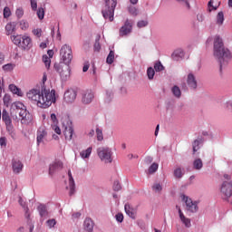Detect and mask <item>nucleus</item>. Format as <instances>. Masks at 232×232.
Masks as SVG:
<instances>
[{
	"label": "nucleus",
	"mask_w": 232,
	"mask_h": 232,
	"mask_svg": "<svg viewBox=\"0 0 232 232\" xmlns=\"http://www.w3.org/2000/svg\"><path fill=\"white\" fill-rule=\"evenodd\" d=\"M27 98L32 101L38 108H50L51 104L55 103L57 98L55 97V90L46 89L42 90L32 89L27 92Z\"/></svg>",
	"instance_id": "nucleus-1"
},
{
	"label": "nucleus",
	"mask_w": 232,
	"mask_h": 232,
	"mask_svg": "<svg viewBox=\"0 0 232 232\" xmlns=\"http://www.w3.org/2000/svg\"><path fill=\"white\" fill-rule=\"evenodd\" d=\"M214 57L218 59L220 68L231 61V51L224 46V41L218 36L214 38Z\"/></svg>",
	"instance_id": "nucleus-2"
},
{
	"label": "nucleus",
	"mask_w": 232,
	"mask_h": 232,
	"mask_svg": "<svg viewBox=\"0 0 232 232\" xmlns=\"http://www.w3.org/2000/svg\"><path fill=\"white\" fill-rule=\"evenodd\" d=\"M115 8H117V0H104L102 14L105 19H109L111 23L115 15Z\"/></svg>",
	"instance_id": "nucleus-3"
},
{
	"label": "nucleus",
	"mask_w": 232,
	"mask_h": 232,
	"mask_svg": "<svg viewBox=\"0 0 232 232\" xmlns=\"http://www.w3.org/2000/svg\"><path fill=\"white\" fill-rule=\"evenodd\" d=\"M225 180L220 186V195L223 200H228L232 197V181L229 174H224Z\"/></svg>",
	"instance_id": "nucleus-4"
},
{
	"label": "nucleus",
	"mask_w": 232,
	"mask_h": 232,
	"mask_svg": "<svg viewBox=\"0 0 232 232\" xmlns=\"http://www.w3.org/2000/svg\"><path fill=\"white\" fill-rule=\"evenodd\" d=\"M53 68L59 73L62 81H68L70 78V63H64V62L54 63Z\"/></svg>",
	"instance_id": "nucleus-5"
},
{
	"label": "nucleus",
	"mask_w": 232,
	"mask_h": 232,
	"mask_svg": "<svg viewBox=\"0 0 232 232\" xmlns=\"http://www.w3.org/2000/svg\"><path fill=\"white\" fill-rule=\"evenodd\" d=\"M60 57L64 64H71L72 60L73 59L72 46L69 44H63L60 49Z\"/></svg>",
	"instance_id": "nucleus-6"
},
{
	"label": "nucleus",
	"mask_w": 232,
	"mask_h": 232,
	"mask_svg": "<svg viewBox=\"0 0 232 232\" xmlns=\"http://www.w3.org/2000/svg\"><path fill=\"white\" fill-rule=\"evenodd\" d=\"M2 121L5 122L6 131L9 133L10 137L15 139V130H14V124H12V118H10V114L5 109L2 111Z\"/></svg>",
	"instance_id": "nucleus-7"
},
{
	"label": "nucleus",
	"mask_w": 232,
	"mask_h": 232,
	"mask_svg": "<svg viewBox=\"0 0 232 232\" xmlns=\"http://www.w3.org/2000/svg\"><path fill=\"white\" fill-rule=\"evenodd\" d=\"M97 153L101 160L108 164L111 162V150L108 147H100L97 150Z\"/></svg>",
	"instance_id": "nucleus-8"
},
{
	"label": "nucleus",
	"mask_w": 232,
	"mask_h": 232,
	"mask_svg": "<svg viewBox=\"0 0 232 232\" xmlns=\"http://www.w3.org/2000/svg\"><path fill=\"white\" fill-rule=\"evenodd\" d=\"M182 201L186 204V210L189 213H197L198 211V204L197 201H193L190 198L186 195L181 196Z\"/></svg>",
	"instance_id": "nucleus-9"
},
{
	"label": "nucleus",
	"mask_w": 232,
	"mask_h": 232,
	"mask_svg": "<svg viewBox=\"0 0 232 232\" xmlns=\"http://www.w3.org/2000/svg\"><path fill=\"white\" fill-rule=\"evenodd\" d=\"M48 139V130L46 127H40L36 132V144H44V140Z\"/></svg>",
	"instance_id": "nucleus-10"
},
{
	"label": "nucleus",
	"mask_w": 232,
	"mask_h": 232,
	"mask_svg": "<svg viewBox=\"0 0 232 232\" xmlns=\"http://www.w3.org/2000/svg\"><path fill=\"white\" fill-rule=\"evenodd\" d=\"M131 30H133V24L127 19L124 25L120 28V36L124 37V35L131 34Z\"/></svg>",
	"instance_id": "nucleus-11"
},
{
	"label": "nucleus",
	"mask_w": 232,
	"mask_h": 232,
	"mask_svg": "<svg viewBox=\"0 0 232 232\" xmlns=\"http://www.w3.org/2000/svg\"><path fill=\"white\" fill-rule=\"evenodd\" d=\"M95 99V94L92 90L84 91L82 93V104H90Z\"/></svg>",
	"instance_id": "nucleus-12"
},
{
	"label": "nucleus",
	"mask_w": 232,
	"mask_h": 232,
	"mask_svg": "<svg viewBox=\"0 0 232 232\" xmlns=\"http://www.w3.org/2000/svg\"><path fill=\"white\" fill-rule=\"evenodd\" d=\"M19 117H21L22 124H30L32 122V114L26 109H23L18 111Z\"/></svg>",
	"instance_id": "nucleus-13"
},
{
	"label": "nucleus",
	"mask_w": 232,
	"mask_h": 232,
	"mask_svg": "<svg viewBox=\"0 0 232 232\" xmlns=\"http://www.w3.org/2000/svg\"><path fill=\"white\" fill-rule=\"evenodd\" d=\"M77 99V92L73 89H69L64 92L63 101L67 103H72Z\"/></svg>",
	"instance_id": "nucleus-14"
},
{
	"label": "nucleus",
	"mask_w": 232,
	"mask_h": 232,
	"mask_svg": "<svg viewBox=\"0 0 232 232\" xmlns=\"http://www.w3.org/2000/svg\"><path fill=\"white\" fill-rule=\"evenodd\" d=\"M63 135L65 137V140H72V139H73V125L72 124V122L67 123V125H65L63 127Z\"/></svg>",
	"instance_id": "nucleus-15"
},
{
	"label": "nucleus",
	"mask_w": 232,
	"mask_h": 232,
	"mask_svg": "<svg viewBox=\"0 0 232 232\" xmlns=\"http://www.w3.org/2000/svg\"><path fill=\"white\" fill-rule=\"evenodd\" d=\"M12 168H13V173L15 175H19L21 171H23V168H24V165H23V162L18 159H14L12 160Z\"/></svg>",
	"instance_id": "nucleus-16"
},
{
	"label": "nucleus",
	"mask_w": 232,
	"mask_h": 232,
	"mask_svg": "<svg viewBox=\"0 0 232 232\" xmlns=\"http://www.w3.org/2000/svg\"><path fill=\"white\" fill-rule=\"evenodd\" d=\"M176 209H178L180 221L182 222V224H184L185 227H191V219H189V218H186L180 207L176 206Z\"/></svg>",
	"instance_id": "nucleus-17"
},
{
	"label": "nucleus",
	"mask_w": 232,
	"mask_h": 232,
	"mask_svg": "<svg viewBox=\"0 0 232 232\" xmlns=\"http://www.w3.org/2000/svg\"><path fill=\"white\" fill-rule=\"evenodd\" d=\"M187 84L191 90H197V79L193 73H188L187 77Z\"/></svg>",
	"instance_id": "nucleus-18"
},
{
	"label": "nucleus",
	"mask_w": 232,
	"mask_h": 232,
	"mask_svg": "<svg viewBox=\"0 0 232 232\" xmlns=\"http://www.w3.org/2000/svg\"><path fill=\"white\" fill-rule=\"evenodd\" d=\"M20 46L21 48H24V50H30V47L32 46V38H30V36H22Z\"/></svg>",
	"instance_id": "nucleus-19"
},
{
	"label": "nucleus",
	"mask_w": 232,
	"mask_h": 232,
	"mask_svg": "<svg viewBox=\"0 0 232 232\" xmlns=\"http://www.w3.org/2000/svg\"><path fill=\"white\" fill-rule=\"evenodd\" d=\"M59 169H63V161H55L51 164L49 167V174L53 175V173L59 171Z\"/></svg>",
	"instance_id": "nucleus-20"
},
{
	"label": "nucleus",
	"mask_w": 232,
	"mask_h": 232,
	"mask_svg": "<svg viewBox=\"0 0 232 232\" xmlns=\"http://www.w3.org/2000/svg\"><path fill=\"white\" fill-rule=\"evenodd\" d=\"M68 177H69V188L70 192L69 195L72 197L75 193V181L73 180V177L72 176V170L68 171Z\"/></svg>",
	"instance_id": "nucleus-21"
},
{
	"label": "nucleus",
	"mask_w": 232,
	"mask_h": 232,
	"mask_svg": "<svg viewBox=\"0 0 232 232\" xmlns=\"http://www.w3.org/2000/svg\"><path fill=\"white\" fill-rule=\"evenodd\" d=\"M93 220L92 218H86L83 222V229L88 232H93Z\"/></svg>",
	"instance_id": "nucleus-22"
},
{
	"label": "nucleus",
	"mask_w": 232,
	"mask_h": 232,
	"mask_svg": "<svg viewBox=\"0 0 232 232\" xmlns=\"http://www.w3.org/2000/svg\"><path fill=\"white\" fill-rule=\"evenodd\" d=\"M171 57L173 59V61H180V59H182L184 57V50H182V49L175 50L172 53Z\"/></svg>",
	"instance_id": "nucleus-23"
},
{
	"label": "nucleus",
	"mask_w": 232,
	"mask_h": 232,
	"mask_svg": "<svg viewBox=\"0 0 232 232\" xmlns=\"http://www.w3.org/2000/svg\"><path fill=\"white\" fill-rule=\"evenodd\" d=\"M15 32V24L8 23L5 25V35H12Z\"/></svg>",
	"instance_id": "nucleus-24"
},
{
	"label": "nucleus",
	"mask_w": 232,
	"mask_h": 232,
	"mask_svg": "<svg viewBox=\"0 0 232 232\" xmlns=\"http://www.w3.org/2000/svg\"><path fill=\"white\" fill-rule=\"evenodd\" d=\"M11 41L16 46H21V43L23 41V35H21V34L11 35Z\"/></svg>",
	"instance_id": "nucleus-25"
},
{
	"label": "nucleus",
	"mask_w": 232,
	"mask_h": 232,
	"mask_svg": "<svg viewBox=\"0 0 232 232\" xmlns=\"http://www.w3.org/2000/svg\"><path fill=\"white\" fill-rule=\"evenodd\" d=\"M92 150L93 149L92 147H89L87 150H82L80 152V157H82V159H90Z\"/></svg>",
	"instance_id": "nucleus-26"
},
{
	"label": "nucleus",
	"mask_w": 232,
	"mask_h": 232,
	"mask_svg": "<svg viewBox=\"0 0 232 232\" xmlns=\"http://www.w3.org/2000/svg\"><path fill=\"white\" fill-rule=\"evenodd\" d=\"M203 166H204V163L202 162V160L199 158L196 159L193 161V169H194L200 170V169H202Z\"/></svg>",
	"instance_id": "nucleus-27"
},
{
	"label": "nucleus",
	"mask_w": 232,
	"mask_h": 232,
	"mask_svg": "<svg viewBox=\"0 0 232 232\" xmlns=\"http://www.w3.org/2000/svg\"><path fill=\"white\" fill-rule=\"evenodd\" d=\"M200 144H202V139L195 140L192 143L193 153H197L198 150H200Z\"/></svg>",
	"instance_id": "nucleus-28"
},
{
	"label": "nucleus",
	"mask_w": 232,
	"mask_h": 232,
	"mask_svg": "<svg viewBox=\"0 0 232 232\" xmlns=\"http://www.w3.org/2000/svg\"><path fill=\"white\" fill-rule=\"evenodd\" d=\"M125 213L130 217V218H135V212H133V208L130 207L129 204H125Z\"/></svg>",
	"instance_id": "nucleus-29"
},
{
	"label": "nucleus",
	"mask_w": 232,
	"mask_h": 232,
	"mask_svg": "<svg viewBox=\"0 0 232 232\" xmlns=\"http://www.w3.org/2000/svg\"><path fill=\"white\" fill-rule=\"evenodd\" d=\"M173 95L177 97V99H180L182 92H180V88L177 85L173 86L171 89Z\"/></svg>",
	"instance_id": "nucleus-30"
},
{
	"label": "nucleus",
	"mask_w": 232,
	"mask_h": 232,
	"mask_svg": "<svg viewBox=\"0 0 232 232\" xmlns=\"http://www.w3.org/2000/svg\"><path fill=\"white\" fill-rule=\"evenodd\" d=\"M113 61H115V52L110 51L106 59V63L107 64H113Z\"/></svg>",
	"instance_id": "nucleus-31"
},
{
	"label": "nucleus",
	"mask_w": 232,
	"mask_h": 232,
	"mask_svg": "<svg viewBox=\"0 0 232 232\" xmlns=\"http://www.w3.org/2000/svg\"><path fill=\"white\" fill-rule=\"evenodd\" d=\"M9 90H10V92H12V93H14L15 95H19V96L22 95L21 90L19 88H17V86H15L14 84H10Z\"/></svg>",
	"instance_id": "nucleus-32"
},
{
	"label": "nucleus",
	"mask_w": 232,
	"mask_h": 232,
	"mask_svg": "<svg viewBox=\"0 0 232 232\" xmlns=\"http://www.w3.org/2000/svg\"><path fill=\"white\" fill-rule=\"evenodd\" d=\"M38 211L41 217H46V215H48V211L46 210V206L44 205L38 206Z\"/></svg>",
	"instance_id": "nucleus-33"
},
{
	"label": "nucleus",
	"mask_w": 232,
	"mask_h": 232,
	"mask_svg": "<svg viewBox=\"0 0 232 232\" xmlns=\"http://www.w3.org/2000/svg\"><path fill=\"white\" fill-rule=\"evenodd\" d=\"M147 75L150 81L153 80V77H155V69H153V67H149L147 69Z\"/></svg>",
	"instance_id": "nucleus-34"
},
{
	"label": "nucleus",
	"mask_w": 232,
	"mask_h": 232,
	"mask_svg": "<svg viewBox=\"0 0 232 232\" xmlns=\"http://www.w3.org/2000/svg\"><path fill=\"white\" fill-rule=\"evenodd\" d=\"M217 24L221 25L224 24V13L219 12L217 15Z\"/></svg>",
	"instance_id": "nucleus-35"
},
{
	"label": "nucleus",
	"mask_w": 232,
	"mask_h": 232,
	"mask_svg": "<svg viewBox=\"0 0 232 232\" xmlns=\"http://www.w3.org/2000/svg\"><path fill=\"white\" fill-rule=\"evenodd\" d=\"M129 13L130 14V15L137 17V15H139V9H137V7L131 5L129 7Z\"/></svg>",
	"instance_id": "nucleus-36"
},
{
	"label": "nucleus",
	"mask_w": 232,
	"mask_h": 232,
	"mask_svg": "<svg viewBox=\"0 0 232 232\" xmlns=\"http://www.w3.org/2000/svg\"><path fill=\"white\" fill-rule=\"evenodd\" d=\"M154 70L155 72H163L164 65H162V63L157 62L154 63Z\"/></svg>",
	"instance_id": "nucleus-37"
},
{
	"label": "nucleus",
	"mask_w": 232,
	"mask_h": 232,
	"mask_svg": "<svg viewBox=\"0 0 232 232\" xmlns=\"http://www.w3.org/2000/svg\"><path fill=\"white\" fill-rule=\"evenodd\" d=\"M96 137H97V140L102 141L104 140V136L102 134V130L97 128L96 129Z\"/></svg>",
	"instance_id": "nucleus-38"
},
{
	"label": "nucleus",
	"mask_w": 232,
	"mask_h": 232,
	"mask_svg": "<svg viewBox=\"0 0 232 232\" xmlns=\"http://www.w3.org/2000/svg\"><path fill=\"white\" fill-rule=\"evenodd\" d=\"M43 61L46 66V68H50V64H52V60L50 57H48V55L44 54L43 56Z\"/></svg>",
	"instance_id": "nucleus-39"
},
{
	"label": "nucleus",
	"mask_w": 232,
	"mask_h": 232,
	"mask_svg": "<svg viewBox=\"0 0 232 232\" xmlns=\"http://www.w3.org/2000/svg\"><path fill=\"white\" fill-rule=\"evenodd\" d=\"M36 14H37L38 19L40 20L44 19V8L39 7Z\"/></svg>",
	"instance_id": "nucleus-40"
},
{
	"label": "nucleus",
	"mask_w": 232,
	"mask_h": 232,
	"mask_svg": "<svg viewBox=\"0 0 232 232\" xmlns=\"http://www.w3.org/2000/svg\"><path fill=\"white\" fill-rule=\"evenodd\" d=\"M14 108H16V110H18L19 111H21L22 110H25L26 107L24 106V104H23V102H16L14 103Z\"/></svg>",
	"instance_id": "nucleus-41"
},
{
	"label": "nucleus",
	"mask_w": 232,
	"mask_h": 232,
	"mask_svg": "<svg viewBox=\"0 0 232 232\" xmlns=\"http://www.w3.org/2000/svg\"><path fill=\"white\" fill-rule=\"evenodd\" d=\"M157 169H159V164L152 163L149 168V173L153 174L155 171H157Z\"/></svg>",
	"instance_id": "nucleus-42"
},
{
	"label": "nucleus",
	"mask_w": 232,
	"mask_h": 232,
	"mask_svg": "<svg viewBox=\"0 0 232 232\" xmlns=\"http://www.w3.org/2000/svg\"><path fill=\"white\" fill-rule=\"evenodd\" d=\"M55 224H57V221L55 219H48L46 221V226L47 227H49L50 229H52V227H55Z\"/></svg>",
	"instance_id": "nucleus-43"
},
{
	"label": "nucleus",
	"mask_w": 232,
	"mask_h": 232,
	"mask_svg": "<svg viewBox=\"0 0 232 232\" xmlns=\"http://www.w3.org/2000/svg\"><path fill=\"white\" fill-rule=\"evenodd\" d=\"M152 189L153 191H155L156 193H160V191H162V186L160 185V183H155L152 186Z\"/></svg>",
	"instance_id": "nucleus-44"
},
{
	"label": "nucleus",
	"mask_w": 232,
	"mask_h": 232,
	"mask_svg": "<svg viewBox=\"0 0 232 232\" xmlns=\"http://www.w3.org/2000/svg\"><path fill=\"white\" fill-rule=\"evenodd\" d=\"M15 15H16V17H18V19H21V17H23V15H24V10H23V7H19L16 9Z\"/></svg>",
	"instance_id": "nucleus-45"
},
{
	"label": "nucleus",
	"mask_w": 232,
	"mask_h": 232,
	"mask_svg": "<svg viewBox=\"0 0 232 232\" xmlns=\"http://www.w3.org/2000/svg\"><path fill=\"white\" fill-rule=\"evenodd\" d=\"M12 15V11L10 10V7H5L4 8V17L5 19H8Z\"/></svg>",
	"instance_id": "nucleus-46"
},
{
	"label": "nucleus",
	"mask_w": 232,
	"mask_h": 232,
	"mask_svg": "<svg viewBox=\"0 0 232 232\" xmlns=\"http://www.w3.org/2000/svg\"><path fill=\"white\" fill-rule=\"evenodd\" d=\"M174 177H176V179H182V169L178 168L174 170Z\"/></svg>",
	"instance_id": "nucleus-47"
},
{
	"label": "nucleus",
	"mask_w": 232,
	"mask_h": 232,
	"mask_svg": "<svg viewBox=\"0 0 232 232\" xmlns=\"http://www.w3.org/2000/svg\"><path fill=\"white\" fill-rule=\"evenodd\" d=\"M29 24L28 22L24 21V20H21L20 21V28L21 30H28Z\"/></svg>",
	"instance_id": "nucleus-48"
},
{
	"label": "nucleus",
	"mask_w": 232,
	"mask_h": 232,
	"mask_svg": "<svg viewBox=\"0 0 232 232\" xmlns=\"http://www.w3.org/2000/svg\"><path fill=\"white\" fill-rule=\"evenodd\" d=\"M14 65L12 64V63H7V64L3 66V70L5 72H12V70H14Z\"/></svg>",
	"instance_id": "nucleus-49"
},
{
	"label": "nucleus",
	"mask_w": 232,
	"mask_h": 232,
	"mask_svg": "<svg viewBox=\"0 0 232 232\" xmlns=\"http://www.w3.org/2000/svg\"><path fill=\"white\" fill-rule=\"evenodd\" d=\"M3 101H4L5 106H10V102L12 101V99L10 98V95L5 94V95L4 96Z\"/></svg>",
	"instance_id": "nucleus-50"
},
{
	"label": "nucleus",
	"mask_w": 232,
	"mask_h": 232,
	"mask_svg": "<svg viewBox=\"0 0 232 232\" xmlns=\"http://www.w3.org/2000/svg\"><path fill=\"white\" fill-rule=\"evenodd\" d=\"M112 188L114 191H121V189H122V187L119 181H114Z\"/></svg>",
	"instance_id": "nucleus-51"
},
{
	"label": "nucleus",
	"mask_w": 232,
	"mask_h": 232,
	"mask_svg": "<svg viewBox=\"0 0 232 232\" xmlns=\"http://www.w3.org/2000/svg\"><path fill=\"white\" fill-rule=\"evenodd\" d=\"M33 34L36 37H41L43 35V30L41 28L34 29Z\"/></svg>",
	"instance_id": "nucleus-52"
},
{
	"label": "nucleus",
	"mask_w": 232,
	"mask_h": 232,
	"mask_svg": "<svg viewBox=\"0 0 232 232\" xmlns=\"http://www.w3.org/2000/svg\"><path fill=\"white\" fill-rule=\"evenodd\" d=\"M138 28H144V26H148V21H139L137 24Z\"/></svg>",
	"instance_id": "nucleus-53"
},
{
	"label": "nucleus",
	"mask_w": 232,
	"mask_h": 232,
	"mask_svg": "<svg viewBox=\"0 0 232 232\" xmlns=\"http://www.w3.org/2000/svg\"><path fill=\"white\" fill-rule=\"evenodd\" d=\"M0 146L1 148H6V137L0 138Z\"/></svg>",
	"instance_id": "nucleus-54"
},
{
	"label": "nucleus",
	"mask_w": 232,
	"mask_h": 232,
	"mask_svg": "<svg viewBox=\"0 0 232 232\" xmlns=\"http://www.w3.org/2000/svg\"><path fill=\"white\" fill-rule=\"evenodd\" d=\"M52 128H53V131H55L57 133V135H61V128H59V126H57V124H53Z\"/></svg>",
	"instance_id": "nucleus-55"
},
{
	"label": "nucleus",
	"mask_w": 232,
	"mask_h": 232,
	"mask_svg": "<svg viewBox=\"0 0 232 232\" xmlns=\"http://www.w3.org/2000/svg\"><path fill=\"white\" fill-rule=\"evenodd\" d=\"M51 121L53 124H59V121L57 120V115H55V113L51 114Z\"/></svg>",
	"instance_id": "nucleus-56"
},
{
	"label": "nucleus",
	"mask_w": 232,
	"mask_h": 232,
	"mask_svg": "<svg viewBox=\"0 0 232 232\" xmlns=\"http://www.w3.org/2000/svg\"><path fill=\"white\" fill-rule=\"evenodd\" d=\"M116 220H117V222H122L124 220V216L121 213H118L116 215Z\"/></svg>",
	"instance_id": "nucleus-57"
},
{
	"label": "nucleus",
	"mask_w": 232,
	"mask_h": 232,
	"mask_svg": "<svg viewBox=\"0 0 232 232\" xmlns=\"http://www.w3.org/2000/svg\"><path fill=\"white\" fill-rule=\"evenodd\" d=\"M33 10H37V0H30Z\"/></svg>",
	"instance_id": "nucleus-58"
},
{
	"label": "nucleus",
	"mask_w": 232,
	"mask_h": 232,
	"mask_svg": "<svg viewBox=\"0 0 232 232\" xmlns=\"http://www.w3.org/2000/svg\"><path fill=\"white\" fill-rule=\"evenodd\" d=\"M94 50L96 52H99L101 50V44L96 42L95 44H94Z\"/></svg>",
	"instance_id": "nucleus-59"
},
{
	"label": "nucleus",
	"mask_w": 232,
	"mask_h": 232,
	"mask_svg": "<svg viewBox=\"0 0 232 232\" xmlns=\"http://www.w3.org/2000/svg\"><path fill=\"white\" fill-rule=\"evenodd\" d=\"M89 69H90V64L89 63H85L83 68H82V72H88Z\"/></svg>",
	"instance_id": "nucleus-60"
},
{
	"label": "nucleus",
	"mask_w": 232,
	"mask_h": 232,
	"mask_svg": "<svg viewBox=\"0 0 232 232\" xmlns=\"http://www.w3.org/2000/svg\"><path fill=\"white\" fill-rule=\"evenodd\" d=\"M24 209H25V218H30V212H29L28 207H26Z\"/></svg>",
	"instance_id": "nucleus-61"
},
{
	"label": "nucleus",
	"mask_w": 232,
	"mask_h": 232,
	"mask_svg": "<svg viewBox=\"0 0 232 232\" xmlns=\"http://www.w3.org/2000/svg\"><path fill=\"white\" fill-rule=\"evenodd\" d=\"M178 1H179L181 3H185V5L188 6V8H189V1H191V0H178Z\"/></svg>",
	"instance_id": "nucleus-62"
},
{
	"label": "nucleus",
	"mask_w": 232,
	"mask_h": 232,
	"mask_svg": "<svg viewBox=\"0 0 232 232\" xmlns=\"http://www.w3.org/2000/svg\"><path fill=\"white\" fill-rule=\"evenodd\" d=\"M47 54L49 55V58L52 59V57H53V50L47 51Z\"/></svg>",
	"instance_id": "nucleus-63"
},
{
	"label": "nucleus",
	"mask_w": 232,
	"mask_h": 232,
	"mask_svg": "<svg viewBox=\"0 0 232 232\" xmlns=\"http://www.w3.org/2000/svg\"><path fill=\"white\" fill-rule=\"evenodd\" d=\"M95 135V130H91L89 132H88V137H93Z\"/></svg>",
	"instance_id": "nucleus-64"
}]
</instances>
